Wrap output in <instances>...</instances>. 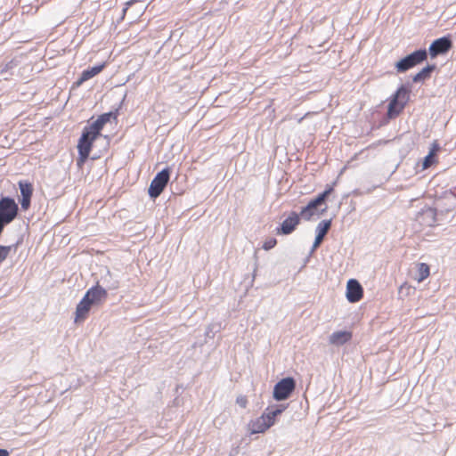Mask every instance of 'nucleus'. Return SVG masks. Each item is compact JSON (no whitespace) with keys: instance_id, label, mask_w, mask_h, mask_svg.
Listing matches in <instances>:
<instances>
[{"instance_id":"obj_1","label":"nucleus","mask_w":456,"mask_h":456,"mask_svg":"<svg viewBox=\"0 0 456 456\" xmlns=\"http://www.w3.org/2000/svg\"><path fill=\"white\" fill-rule=\"evenodd\" d=\"M111 118H115L112 112L103 113L100 115L96 120L84 127L77 146L78 151L77 165L79 168L86 162L94 142L100 136L101 131L103 129L104 126L110 121Z\"/></svg>"},{"instance_id":"obj_2","label":"nucleus","mask_w":456,"mask_h":456,"mask_svg":"<svg viewBox=\"0 0 456 456\" xmlns=\"http://www.w3.org/2000/svg\"><path fill=\"white\" fill-rule=\"evenodd\" d=\"M285 408V406L281 405L267 408L260 417L248 423L250 433L259 434L265 432L275 423L277 416L281 415Z\"/></svg>"},{"instance_id":"obj_3","label":"nucleus","mask_w":456,"mask_h":456,"mask_svg":"<svg viewBox=\"0 0 456 456\" xmlns=\"http://www.w3.org/2000/svg\"><path fill=\"white\" fill-rule=\"evenodd\" d=\"M410 100V91L404 86H400L396 92L391 96L387 116L388 118H395L404 110Z\"/></svg>"},{"instance_id":"obj_4","label":"nucleus","mask_w":456,"mask_h":456,"mask_svg":"<svg viewBox=\"0 0 456 456\" xmlns=\"http://www.w3.org/2000/svg\"><path fill=\"white\" fill-rule=\"evenodd\" d=\"M334 191V184L327 185L324 191L320 193L315 199L309 201V203L301 209L300 211V216L309 221L311 218L318 215V208L325 203L326 199Z\"/></svg>"},{"instance_id":"obj_5","label":"nucleus","mask_w":456,"mask_h":456,"mask_svg":"<svg viewBox=\"0 0 456 456\" xmlns=\"http://www.w3.org/2000/svg\"><path fill=\"white\" fill-rule=\"evenodd\" d=\"M427 57L428 54L425 49L417 50L397 61L395 63V69L398 72H405L424 61Z\"/></svg>"},{"instance_id":"obj_6","label":"nucleus","mask_w":456,"mask_h":456,"mask_svg":"<svg viewBox=\"0 0 456 456\" xmlns=\"http://www.w3.org/2000/svg\"><path fill=\"white\" fill-rule=\"evenodd\" d=\"M170 178V170L169 168H164L160 172H159L156 176L151 181L148 192L149 195L155 199L159 197L161 192L164 191Z\"/></svg>"},{"instance_id":"obj_7","label":"nucleus","mask_w":456,"mask_h":456,"mask_svg":"<svg viewBox=\"0 0 456 456\" xmlns=\"http://www.w3.org/2000/svg\"><path fill=\"white\" fill-rule=\"evenodd\" d=\"M296 387L295 380L292 378H285L280 380L273 388V398L282 401L289 397Z\"/></svg>"},{"instance_id":"obj_8","label":"nucleus","mask_w":456,"mask_h":456,"mask_svg":"<svg viewBox=\"0 0 456 456\" xmlns=\"http://www.w3.org/2000/svg\"><path fill=\"white\" fill-rule=\"evenodd\" d=\"M18 215V205L13 199L4 197L0 200V218L4 222H12Z\"/></svg>"},{"instance_id":"obj_9","label":"nucleus","mask_w":456,"mask_h":456,"mask_svg":"<svg viewBox=\"0 0 456 456\" xmlns=\"http://www.w3.org/2000/svg\"><path fill=\"white\" fill-rule=\"evenodd\" d=\"M300 223V215L292 211L276 229L277 234L288 235L293 232Z\"/></svg>"},{"instance_id":"obj_10","label":"nucleus","mask_w":456,"mask_h":456,"mask_svg":"<svg viewBox=\"0 0 456 456\" xmlns=\"http://www.w3.org/2000/svg\"><path fill=\"white\" fill-rule=\"evenodd\" d=\"M346 299L350 303H357L363 297V289L357 280L350 279L346 283Z\"/></svg>"},{"instance_id":"obj_11","label":"nucleus","mask_w":456,"mask_h":456,"mask_svg":"<svg viewBox=\"0 0 456 456\" xmlns=\"http://www.w3.org/2000/svg\"><path fill=\"white\" fill-rule=\"evenodd\" d=\"M92 305L89 298L84 296L76 307L74 322L76 323L83 322L88 317Z\"/></svg>"},{"instance_id":"obj_12","label":"nucleus","mask_w":456,"mask_h":456,"mask_svg":"<svg viewBox=\"0 0 456 456\" xmlns=\"http://www.w3.org/2000/svg\"><path fill=\"white\" fill-rule=\"evenodd\" d=\"M452 48V41L444 37L435 40L429 46V53L432 57L447 53Z\"/></svg>"},{"instance_id":"obj_13","label":"nucleus","mask_w":456,"mask_h":456,"mask_svg":"<svg viewBox=\"0 0 456 456\" xmlns=\"http://www.w3.org/2000/svg\"><path fill=\"white\" fill-rule=\"evenodd\" d=\"M93 305H101L108 297V292L99 284L90 288L85 294Z\"/></svg>"},{"instance_id":"obj_14","label":"nucleus","mask_w":456,"mask_h":456,"mask_svg":"<svg viewBox=\"0 0 456 456\" xmlns=\"http://www.w3.org/2000/svg\"><path fill=\"white\" fill-rule=\"evenodd\" d=\"M19 187L21 194V208L22 209L27 210L30 206V200L33 194V186L28 182L20 181Z\"/></svg>"},{"instance_id":"obj_15","label":"nucleus","mask_w":456,"mask_h":456,"mask_svg":"<svg viewBox=\"0 0 456 456\" xmlns=\"http://www.w3.org/2000/svg\"><path fill=\"white\" fill-rule=\"evenodd\" d=\"M331 226V220H323L316 227V237L313 245V250L316 249L320 244L322 242L323 238L329 232Z\"/></svg>"},{"instance_id":"obj_16","label":"nucleus","mask_w":456,"mask_h":456,"mask_svg":"<svg viewBox=\"0 0 456 456\" xmlns=\"http://www.w3.org/2000/svg\"><path fill=\"white\" fill-rule=\"evenodd\" d=\"M353 338V334L351 331L347 330H338L333 332L330 338V344L333 346H342L347 342H349Z\"/></svg>"},{"instance_id":"obj_17","label":"nucleus","mask_w":456,"mask_h":456,"mask_svg":"<svg viewBox=\"0 0 456 456\" xmlns=\"http://www.w3.org/2000/svg\"><path fill=\"white\" fill-rule=\"evenodd\" d=\"M105 63H102L98 66H94L91 69H86L82 72L81 77L79 80L77 81V85H81L85 81L89 80L90 78L94 77V76L98 75L102 70L104 69Z\"/></svg>"},{"instance_id":"obj_18","label":"nucleus","mask_w":456,"mask_h":456,"mask_svg":"<svg viewBox=\"0 0 456 456\" xmlns=\"http://www.w3.org/2000/svg\"><path fill=\"white\" fill-rule=\"evenodd\" d=\"M439 147L437 143H434L432 149L430 150L428 156L425 157L423 163H422V168L427 169L429 167H431L433 164L437 162V159H436V152L438 151Z\"/></svg>"},{"instance_id":"obj_19","label":"nucleus","mask_w":456,"mask_h":456,"mask_svg":"<svg viewBox=\"0 0 456 456\" xmlns=\"http://www.w3.org/2000/svg\"><path fill=\"white\" fill-rule=\"evenodd\" d=\"M417 277L415 278L416 281L420 283L423 281H425L427 278L430 275V267L426 263H419L417 265Z\"/></svg>"},{"instance_id":"obj_20","label":"nucleus","mask_w":456,"mask_h":456,"mask_svg":"<svg viewBox=\"0 0 456 456\" xmlns=\"http://www.w3.org/2000/svg\"><path fill=\"white\" fill-rule=\"evenodd\" d=\"M19 243L9 245V246H0V265L8 257V256L12 252L16 253L18 249Z\"/></svg>"},{"instance_id":"obj_21","label":"nucleus","mask_w":456,"mask_h":456,"mask_svg":"<svg viewBox=\"0 0 456 456\" xmlns=\"http://www.w3.org/2000/svg\"><path fill=\"white\" fill-rule=\"evenodd\" d=\"M433 69L434 66H427L413 77V81L419 82L421 80H425L430 77V73L433 71Z\"/></svg>"},{"instance_id":"obj_22","label":"nucleus","mask_w":456,"mask_h":456,"mask_svg":"<svg viewBox=\"0 0 456 456\" xmlns=\"http://www.w3.org/2000/svg\"><path fill=\"white\" fill-rule=\"evenodd\" d=\"M236 403L242 409H245L247 408L248 404V397L246 395H239L237 396L236 398Z\"/></svg>"},{"instance_id":"obj_23","label":"nucleus","mask_w":456,"mask_h":456,"mask_svg":"<svg viewBox=\"0 0 456 456\" xmlns=\"http://www.w3.org/2000/svg\"><path fill=\"white\" fill-rule=\"evenodd\" d=\"M276 244H277V240H276V239H274V238H269V239H267V240L264 242V244H263V248H264L265 250H269V249H271V248H274Z\"/></svg>"},{"instance_id":"obj_24","label":"nucleus","mask_w":456,"mask_h":456,"mask_svg":"<svg viewBox=\"0 0 456 456\" xmlns=\"http://www.w3.org/2000/svg\"><path fill=\"white\" fill-rule=\"evenodd\" d=\"M9 223L4 222L2 218H0V234L2 233L4 227Z\"/></svg>"},{"instance_id":"obj_25","label":"nucleus","mask_w":456,"mask_h":456,"mask_svg":"<svg viewBox=\"0 0 456 456\" xmlns=\"http://www.w3.org/2000/svg\"><path fill=\"white\" fill-rule=\"evenodd\" d=\"M10 453L7 450L5 449H0V456H9Z\"/></svg>"},{"instance_id":"obj_26","label":"nucleus","mask_w":456,"mask_h":456,"mask_svg":"<svg viewBox=\"0 0 456 456\" xmlns=\"http://www.w3.org/2000/svg\"><path fill=\"white\" fill-rule=\"evenodd\" d=\"M405 287H406L408 289H411V287H410V286H407V284H406V283H403V285H401V287H400V290H402V289H403V288H405Z\"/></svg>"},{"instance_id":"obj_27","label":"nucleus","mask_w":456,"mask_h":456,"mask_svg":"<svg viewBox=\"0 0 456 456\" xmlns=\"http://www.w3.org/2000/svg\"><path fill=\"white\" fill-rule=\"evenodd\" d=\"M326 209H327V207L325 206V208H322V212H325V211H326Z\"/></svg>"}]
</instances>
